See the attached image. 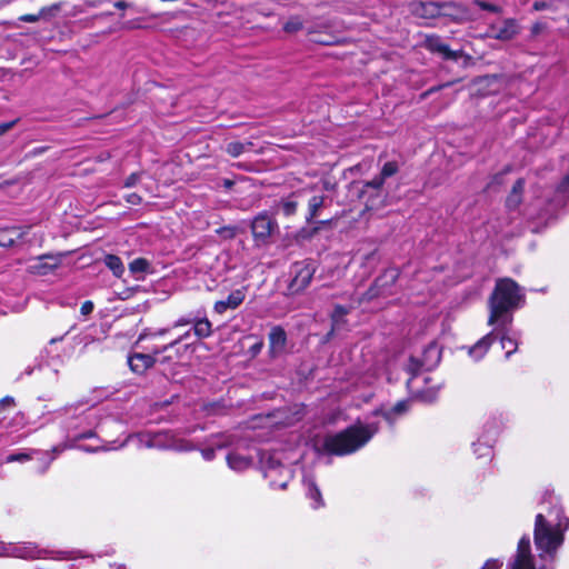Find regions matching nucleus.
<instances>
[{"instance_id":"obj_19","label":"nucleus","mask_w":569,"mask_h":569,"mask_svg":"<svg viewBox=\"0 0 569 569\" xmlns=\"http://www.w3.org/2000/svg\"><path fill=\"white\" fill-rule=\"evenodd\" d=\"M156 362L153 355L133 353L128 357V365L130 369L138 375L144 373Z\"/></svg>"},{"instance_id":"obj_15","label":"nucleus","mask_w":569,"mask_h":569,"mask_svg":"<svg viewBox=\"0 0 569 569\" xmlns=\"http://www.w3.org/2000/svg\"><path fill=\"white\" fill-rule=\"evenodd\" d=\"M276 227L277 223L268 214H258L251 223V231L254 240L258 243H266Z\"/></svg>"},{"instance_id":"obj_47","label":"nucleus","mask_w":569,"mask_h":569,"mask_svg":"<svg viewBox=\"0 0 569 569\" xmlns=\"http://www.w3.org/2000/svg\"><path fill=\"white\" fill-rule=\"evenodd\" d=\"M201 455L204 460L211 461L216 456V449L214 448H207L201 450Z\"/></svg>"},{"instance_id":"obj_14","label":"nucleus","mask_w":569,"mask_h":569,"mask_svg":"<svg viewBox=\"0 0 569 569\" xmlns=\"http://www.w3.org/2000/svg\"><path fill=\"white\" fill-rule=\"evenodd\" d=\"M425 47L430 52L441 56L445 60L457 61L465 56L461 50H451L439 36H427Z\"/></svg>"},{"instance_id":"obj_49","label":"nucleus","mask_w":569,"mask_h":569,"mask_svg":"<svg viewBox=\"0 0 569 569\" xmlns=\"http://www.w3.org/2000/svg\"><path fill=\"white\" fill-rule=\"evenodd\" d=\"M550 7V4L546 1H535L532 8L535 11H542Z\"/></svg>"},{"instance_id":"obj_13","label":"nucleus","mask_w":569,"mask_h":569,"mask_svg":"<svg viewBox=\"0 0 569 569\" xmlns=\"http://www.w3.org/2000/svg\"><path fill=\"white\" fill-rule=\"evenodd\" d=\"M509 569H537L531 555L530 539L523 536L518 543L515 560L509 565Z\"/></svg>"},{"instance_id":"obj_12","label":"nucleus","mask_w":569,"mask_h":569,"mask_svg":"<svg viewBox=\"0 0 569 569\" xmlns=\"http://www.w3.org/2000/svg\"><path fill=\"white\" fill-rule=\"evenodd\" d=\"M483 428L485 430L481 438L478 442L472 443L473 451L479 457L490 456L492 442L499 432V425L496 420L487 422Z\"/></svg>"},{"instance_id":"obj_8","label":"nucleus","mask_w":569,"mask_h":569,"mask_svg":"<svg viewBox=\"0 0 569 569\" xmlns=\"http://www.w3.org/2000/svg\"><path fill=\"white\" fill-rule=\"evenodd\" d=\"M263 475L269 480L272 489H286L292 478V472L288 467L281 465L273 457H269L263 462Z\"/></svg>"},{"instance_id":"obj_56","label":"nucleus","mask_w":569,"mask_h":569,"mask_svg":"<svg viewBox=\"0 0 569 569\" xmlns=\"http://www.w3.org/2000/svg\"><path fill=\"white\" fill-rule=\"evenodd\" d=\"M166 332H167V329H162V330H160L158 333H159V335H164Z\"/></svg>"},{"instance_id":"obj_55","label":"nucleus","mask_w":569,"mask_h":569,"mask_svg":"<svg viewBox=\"0 0 569 569\" xmlns=\"http://www.w3.org/2000/svg\"><path fill=\"white\" fill-rule=\"evenodd\" d=\"M315 41L320 42V43H328L327 41L320 40V39H315Z\"/></svg>"},{"instance_id":"obj_22","label":"nucleus","mask_w":569,"mask_h":569,"mask_svg":"<svg viewBox=\"0 0 569 569\" xmlns=\"http://www.w3.org/2000/svg\"><path fill=\"white\" fill-rule=\"evenodd\" d=\"M549 204L555 208L569 206V173L565 176L563 180L558 186L555 197Z\"/></svg>"},{"instance_id":"obj_46","label":"nucleus","mask_w":569,"mask_h":569,"mask_svg":"<svg viewBox=\"0 0 569 569\" xmlns=\"http://www.w3.org/2000/svg\"><path fill=\"white\" fill-rule=\"evenodd\" d=\"M127 202L133 206L140 204L142 198L138 193H130L126 198Z\"/></svg>"},{"instance_id":"obj_5","label":"nucleus","mask_w":569,"mask_h":569,"mask_svg":"<svg viewBox=\"0 0 569 569\" xmlns=\"http://www.w3.org/2000/svg\"><path fill=\"white\" fill-rule=\"evenodd\" d=\"M130 439H136L138 441L139 448L172 449L177 451H189L193 449V447L188 441L176 439L169 432H140L133 436H129L128 439L119 446V448L123 447Z\"/></svg>"},{"instance_id":"obj_39","label":"nucleus","mask_w":569,"mask_h":569,"mask_svg":"<svg viewBox=\"0 0 569 569\" xmlns=\"http://www.w3.org/2000/svg\"><path fill=\"white\" fill-rule=\"evenodd\" d=\"M190 336V332H186L184 335L180 336L178 339H176L174 341L170 342L169 345H166L163 346L160 350H156L154 353L158 355L160 352H164L167 351L168 349L170 348H173L174 346H177L178 343L182 342L183 340L188 339Z\"/></svg>"},{"instance_id":"obj_52","label":"nucleus","mask_w":569,"mask_h":569,"mask_svg":"<svg viewBox=\"0 0 569 569\" xmlns=\"http://www.w3.org/2000/svg\"><path fill=\"white\" fill-rule=\"evenodd\" d=\"M189 323H191V320H188V319H183V318H181V319H179V320L174 323V326H176V327H180V326H184V325H189Z\"/></svg>"},{"instance_id":"obj_20","label":"nucleus","mask_w":569,"mask_h":569,"mask_svg":"<svg viewBox=\"0 0 569 569\" xmlns=\"http://www.w3.org/2000/svg\"><path fill=\"white\" fill-rule=\"evenodd\" d=\"M495 331H490L486 336H483L478 342H476L472 347L469 348V355L472 357L476 361L482 359L485 355L488 352L490 346L496 340Z\"/></svg>"},{"instance_id":"obj_21","label":"nucleus","mask_w":569,"mask_h":569,"mask_svg":"<svg viewBox=\"0 0 569 569\" xmlns=\"http://www.w3.org/2000/svg\"><path fill=\"white\" fill-rule=\"evenodd\" d=\"M303 486L306 488L307 497L312 500V508L318 509L323 506L321 491L319 490L312 476L305 475Z\"/></svg>"},{"instance_id":"obj_50","label":"nucleus","mask_w":569,"mask_h":569,"mask_svg":"<svg viewBox=\"0 0 569 569\" xmlns=\"http://www.w3.org/2000/svg\"><path fill=\"white\" fill-rule=\"evenodd\" d=\"M73 406H68V407H64L60 410L57 411V413L59 415V417H62V416H73Z\"/></svg>"},{"instance_id":"obj_23","label":"nucleus","mask_w":569,"mask_h":569,"mask_svg":"<svg viewBox=\"0 0 569 569\" xmlns=\"http://www.w3.org/2000/svg\"><path fill=\"white\" fill-rule=\"evenodd\" d=\"M252 463L250 457L239 455L237 452H229L227 455V465L234 471H243L248 469Z\"/></svg>"},{"instance_id":"obj_4","label":"nucleus","mask_w":569,"mask_h":569,"mask_svg":"<svg viewBox=\"0 0 569 569\" xmlns=\"http://www.w3.org/2000/svg\"><path fill=\"white\" fill-rule=\"evenodd\" d=\"M399 170L396 161H388L383 164L379 176L372 180L367 181L361 190L362 197H366L367 210H378L385 206L387 193L382 191L385 180L389 177L395 176Z\"/></svg>"},{"instance_id":"obj_33","label":"nucleus","mask_w":569,"mask_h":569,"mask_svg":"<svg viewBox=\"0 0 569 569\" xmlns=\"http://www.w3.org/2000/svg\"><path fill=\"white\" fill-rule=\"evenodd\" d=\"M303 28V22L299 17H291L284 24L283 30L288 33L298 32Z\"/></svg>"},{"instance_id":"obj_38","label":"nucleus","mask_w":569,"mask_h":569,"mask_svg":"<svg viewBox=\"0 0 569 569\" xmlns=\"http://www.w3.org/2000/svg\"><path fill=\"white\" fill-rule=\"evenodd\" d=\"M31 459V456L26 452L12 453L6 458V462H24Z\"/></svg>"},{"instance_id":"obj_25","label":"nucleus","mask_w":569,"mask_h":569,"mask_svg":"<svg viewBox=\"0 0 569 569\" xmlns=\"http://www.w3.org/2000/svg\"><path fill=\"white\" fill-rule=\"evenodd\" d=\"M22 234L23 232L18 227L3 229L0 231V246L12 247L20 240Z\"/></svg>"},{"instance_id":"obj_27","label":"nucleus","mask_w":569,"mask_h":569,"mask_svg":"<svg viewBox=\"0 0 569 569\" xmlns=\"http://www.w3.org/2000/svg\"><path fill=\"white\" fill-rule=\"evenodd\" d=\"M298 204L296 197L292 194L278 203L277 211L282 212L286 217H291L297 212Z\"/></svg>"},{"instance_id":"obj_35","label":"nucleus","mask_w":569,"mask_h":569,"mask_svg":"<svg viewBox=\"0 0 569 569\" xmlns=\"http://www.w3.org/2000/svg\"><path fill=\"white\" fill-rule=\"evenodd\" d=\"M61 3H53L51 6L42 7L39 12L41 19L49 20L52 17L57 16V13L61 10Z\"/></svg>"},{"instance_id":"obj_18","label":"nucleus","mask_w":569,"mask_h":569,"mask_svg":"<svg viewBox=\"0 0 569 569\" xmlns=\"http://www.w3.org/2000/svg\"><path fill=\"white\" fill-rule=\"evenodd\" d=\"M244 298H246L244 289H237V290L232 291L227 297V299L217 301L213 306V310H214V312L222 315L228 309H232V310L237 309L243 302Z\"/></svg>"},{"instance_id":"obj_7","label":"nucleus","mask_w":569,"mask_h":569,"mask_svg":"<svg viewBox=\"0 0 569 569\" xmlns=\"http://www.w3.org/2000/svg\"><path fill=\"white\" fill-rule=\"evenodd\" d=\"M410 12L425 20L435 19L440 16H451L455 19L461 17L459 7L453 2L413 1L410 3Z\"/></svg>"},{"instance_id":"obj_16","label":"nucleus","mask_w":569,"mask_h":569,"mask_svg":"<svg viewBox=\"0 0 569 569\" xmlns=\"http://www.w3.org/2000/svg\"><path fill=\"white\" fill-rule=\"evenodd\" d=\"M398 277L399 272L397 269H387L376 279L373 287L370 289L369 297L388 293V288L396 283Z\"/></svg>"},{"instance_id":"obj_29","label":"nucleus","mask_w":569,"mask_h":569,"mask_svg":"<svg viewBox=\"0 0 569 569\" xmlns=\"http://www.w3.org/2000/svg\"><path fill=\"white\" fill-rule=\"evenodd\" d=\"M106 266L113 272L116 277H121L124 272V267L121 259L114 254H108L104 258Z\"/></svg>"},{"instance_id":"obj_32","label":"nucleus","mask_w":569,"mask_h":569,"mask_svg":"<svg viewBox=\"0 0 569 569\" xmlns=\"http://www.w3.org/2000/svg\"><path fill=\"white\" fill-rule=\"evenodd\" d=\"M350 312V308H347L345 306L337 305L333 309V312L331 315L332 319V329L339 327L341 322H343V317Z\"/></svg>"},{"instance_id":"obj_10","label":"nucleus","mask_w":569,"mask_h":569,"mask_svg":"<svg viewBox=\"0 0 569 569\" xmlns=\"http://www.w3.org/2000/svg\"><path fill=\"white\" fill-rule=\"evenodd\" d=\"M293 278L290 281L289 290L292 293H297L306 289L315 273V268L308 262H296L292 268Z\"/></svg>"},{"instance_id":"obj_6","label":"nucleus","mask_w":569,"mask_h":569,"mask_svg":"<svg viewBox=\"0 0 569 569\" xmlns=\"http://www.w3.org/2000/svg\"><path fill=\"white\" fill-rule=\"evenodd\" d=\"M14 555L19 558L33 560L51 558L54 560H72L84 557L79 550H49L41 549L32 542H26L14 548Z\"/></svg>"},{"instance_id":"obj_2","label":"nucleus","mask_w":569,"mask_h":569,"mask_svg":"<svg viewBox=\"0 0 569 569\" xmlns=\"http://www.w3.org/2000/svg\"><path fill=\"white\" fill-rule=\"evenodd\" d=\"M525 302V290L513 279H497L495 289L488 299V325L496 327L503 347H506V342H512L516 346L515 338L509 336V326L512 325L513 312L522 308Z\"/></svg>"},{"instance_id":"obj_9","label":"nucleus","mask_w":569,"mask_h":569,"mask_svg":"<svg viewBox=\"0 0 569 569\" xmlns=\"http://www.w3.org/2000/svg\"><path fill=\"white\" fill-rule=\"evenodd\" d=\"M520 32V26L513 18L502 19L492 22L488 26L486 37L500 40L510 41L516 38Z\"/></svg>"},{"instance_id":"obj_57","label":"nucleus","mask_w":569,"mask_h":569,"mask_svg":"<svg viewBox=\"0 0 569 569\" xmlns=\"http://www.w3.org/2000/svg\"><path fill=\"white\" fill-rule=\"evenodd\" d=\"M261 346H262V345H261V343H259V345L254 346V349H258V350H259V349L261 348Z\"/></svg>"},{"instance_id":"obj_40","label":"nucleus","mask_w":569,"mask_h":569,"mask_svg":"<svg viewBox=\"0 0 569 569\" xmlns=\"http://www.w3.org/2000/svg\"><path fill=\"white\" fill-rule=\"evenodd\" d=\"M141 178V173L139 172H134V173H131L126 180H124V187L126 188H131V187H134L139 180Z\"/></svg>"},{"instance_id":"obj_45","label":"nucleus","mask_w":569,"mask_h":569,"mask_svg":"<svg viewBox=\"0 0 569 569\" xmlns=\"http://www.w3.org/2000/svg\"><path fill=\"white\" fill-rule=\"evenodd\" d=\"M18 120L0 123V137L14 127Z\"/></svg>"},{"instance_id":"obj_36","label":"nucleus","mask_w":569,"mask_h":569,"mask_svg":"<svg viewBox=\"0 0 569 569\" xmlns=\"http://www.w3.org/2000/svg\"><path fill=\"white\" fill-rule=\"evenodd\" d=\"M509 336H510V337H512V338H515V340H516V348H515V345H513L512 342H506V347H503V346L501 345V347H502L503 349H507L506 358H509L513 352H516V351H517V348H518V338H519V333L513 332V331L511 330V326H509Z\"/></svg>"},{"instance_id":"obj_11","label":"nucleus","mask_w":569,"mask_h":569,"mask_svg":"<svg viewBox=\"0 0 569 569\" xmlns=\"http://www.w3.org/2000/svg\"><path fill=\"white\" fill-rule=\"evenodd\" d=\"M439 360L440 350L438 346L436 343H429L423 351L422 360L416 359L413 357L410 358L408 371L415 376L420 369L431 370L438 365Z\"/></svg>"},{"instance_id":"obj_24","label":"nucleus","mask_w":569,"mask_h":569,"mask_svg":"<svg viewBox=\"0 0 569 569\" xmlns=\"http://www.w3.org/2000/svg\"><path fill=\"white\" fill-rule=\"evenodd\" d=\"M327 197L321 194H313L308 200V213L306 216L307 222L313 221V219L319 214V210L325 207Z\"/></svg>"},{"instance_id":"obj_31","label":"nucleus","mask_w":569,"mask_h":569,"mask_svg":"<svg viewBox=\"0 0 569 569\" xmlns=\"http://www.w3.org/2000/svg\"><path fill=\"white\" fill-rule=\"evenodd\" d=\"M408 408H409V401L401 400V401H398L392 407V409H390L388 411H383L382 415L387 421L392 422L393 416L401 415V413L406 412L408 410Z\"/></svg>"},{"instance_id":"obj_1","label":"nucleus","mask_w":569,"mask_h":569,"mask_svg":"<svg viewBox=\"0 0 569 569\" xmlns=\"http://www.w3.org/2000/svg\"><path fill=\"white\" fill-rule=\"evenodd\" d=\"M568 529L569 519L565 516L560 501L549 496V500L542 502L541 510L536 516L533 528V541L542 561L555 560Z\"/></svg>"},{"instance_id":"obj_42","label":"nucleus","mask_w":569,"mask_h":569,"mask_svg":"<svg viewBox=\"0 0 569 569\" xmlns=\"http://www.w3.org/2000/svg\"><path fill=\"white\" fill-rule=\"evenodd\" d=\"M502 567V561L499 559H489L486 561L481 569H500Z\"/></svg>"},{"instance_id":"obj_26","label":"nucleus","mask_w":569,"mask_h":569,"mask_svg":"<svg viewBox=\"0 0 569 569\" xmlns=\"http://www.w3.org/2000/svg\"><path fill=\"white\" fill-rule=\"evenodd\" d=\"M525 188L523 179H518L507 197L506 204L509 209H516L521 202V196Z\"/></svg>"},{"instance_id":"obj_54","label":"nucleus","mask_w":569,"mask_h":569,"mask_svg":"<svg viewBox=\"0 0 569 569\" xmlns=\"http://www.w3.org/2000/svg\"><path fill=\"white\" fill-rule=\"evenodd\" d=\"M540 29H541L540 24L537 23L532 27L531 31L533 34H538L540 32Z\"/></svg>"},{"instance_id":"obj_3","label":"nucleus","mask_w":569,"mask_h":569,"mask_svg":"<svg viewBox=\"0 0 569 569\" xmlns=\"http://www.w3.org/2000/svg\"><path fill=\"white\" fill-rule=\"evenodd\" d=\"M379 427L375 422L357 423L347 429L327 435L321 448L323 451L335 456H347L358 451L378 432Z\"/></svg>"},{"instance_id":"obj_58","label":"nucleus","mask_w":569,"mask_h":569,"mask_svg":"<svg viewBox=\"0 0 569 569\" xmlns=\"http://www.w3.org/2000/svg\"><path fill=\"white\" fill-rule=\"evenodd\" d=\"M69 569H77L76 565H71Z\"/></svg>"},{"instance_id":"obj_53","label":"nucleus","mask_w":569,"mask_h":569,"mask_svg":"<svg viewBox=\"0 0 569 569\" xmlns=\"http://www.w3.org/2000/svg\"><path fill=\"white\" fill-rule=\"evenodd\" d=\"M114 7L118 9H126L128 4L124 1H118L114 3Z\"/></svg>"},{"instance_id":"obj_28","label":"nucleus","mask_w":569,"mask_h":569,"mask_svg":"<svg viewBox=\"0 0 569 569\" xmlns=\"http://www.w3.org/2000/svg\"><path fill=\"white\" fill-rule=\"evenodd\" d=\"M193 332L200 339L208 338L212 333V325L207 318L198 319L193 322Z\"/></svg>"},{"instance_id":"obj_43","label":"nucleus","mask_w":569,"mask_h":569,"mask_svg":"<svg viewBox=\"0 0 569 569\" xmlns=\"http://www.w3.org/2000/svg\"><path fill=\"white\" fill-rule=\"evenodd\" d=\"M43 259H49L51 260L52 262L51 263H44L42 267L46 268V269H50V270H53L56 269L59 263H60V259L57 258V257H52V256H43L42 257Z\"/></svg>"},{"instance_id":"obj_34","label":"nucleus","mask_w":569,"mask_h":569,"mask_svg":"<svg viewBox=\"0 0 569 569\" xmlns=\"http://www.w3.org/2000/svg\"><path fill=\"white\" fill-rule=\"evenodd\" d=\"M150 263L148 260L143 258H137L130 262L129 269L132 273H142L146 272L149 268Z\"/></svg>"},{"instance_id":"obj_30","label":"nucleus","mask_w":569,"mask_h":569,"mask_svg":"<svg viewBox=\"0 0 569 569\" xmlns=\"http://www.w3.org/2000/svg\"><path fill=\"white\" fill-rule=\"evenodd\" d=\"M252 147V142H239L232 141L229 142L226 147V151L233 158L239 157L244 151L249 150Z\"/></svg>"},{"instance_id":"obj_37","label":"nucleus","mask_w":569,"mask_h":569,"mask_svg":"<svg viewBox=\"0 0 569 569\" xmlns=\"http://www.w3.org/2000/svg\"><path fill=\"white\" fill-rule=\"evenodd\" d=\"M473 3L476 6H478L482 10H487V11H490V12H493V13H501L502 12L501 7L492 4V3H488V2L482 1V0H473Z\"/></svg>"},{"instance_id":"obj_41","label":"nucleus","mask_w":569,"mask_h":569,"mask_svg":"<svg viewBox=\"0 0 569 569\" xmlns=\"http://www.w3.org/2000/svg\"><path fill=\"white\" fill-rule=\"evenodd\" d=\"M19 20L22 22L33 23V22H38L39 20H41V16H40V12H38L36 14L28 13V14L20 16Z\"/></svg>"},{"instance_id":"obj_51","label":"nucleus","mask_w":569,"mask_h":569,"mask_svg":"<svg viewBox=\"0 0 569 569\" xmlns=\"http://www.w3.org/2000/svg\"><path fill=\"white\" fill-rule=\"evenodd\" d=\"M93 436H94L93 431L90 430L88 432L76 436V439L91 438Z\"/></svg>"},{"instance_id":"obj_44","label":"nucleus","mask_w":569,"mask_h":569,"mask_svg":"<svg viewBox=\"0 0 569 569\" xmlns=\"http://www.w3.org/2000/svg\"><path fill=\"white\" fill-rule=\"evenodd\" d=\"M80 449L86 452H98V451H108V450H111L112 448L106 447V446H102V447L81 446Z\"/></svg>"},{"instance_id":"obj_48","label":"nucleus","mask_w":569,"mask_h":569,"mask_svg":"<svg viewBox=\"0 0 569 569\" xmlns=\"http://www.w3.org/2000/svg\"><path fill=\"white\" fill-rule=\"evenodd\" d=\"M93 310V303L91 301H84L81 306V313L83 316L90 315Z\"/></svg>"},{"instance_id":"obj_17","label":"nucleus","mask_w":569,"mask_h":569,"mask_svg":"<svg viewBox=\"0 0 569 569\" xmlns=\"http://www.w3.org/2000/svg\"><path fill=\"white\" fill-rule=\"evenodd\" d=\"M287 346L286 331L277 326L270 330L269 333V351L272 357H277L284 352Z\"/></svg>"},{"instance_id":"obj_59","label":"nucleus","mask_w":569,"mask_h":569,"mask_svg":"<svg viewBox=\"0 0 569 569\" xmlns=\"http://www.w3.org/2000/svg\"><path fill=\"white\" fill-rule=\"evenodd\" d=\"M57 340H58V339H51V341H50V342H51V343H54Z\"/></svg>"}]
</instances>
